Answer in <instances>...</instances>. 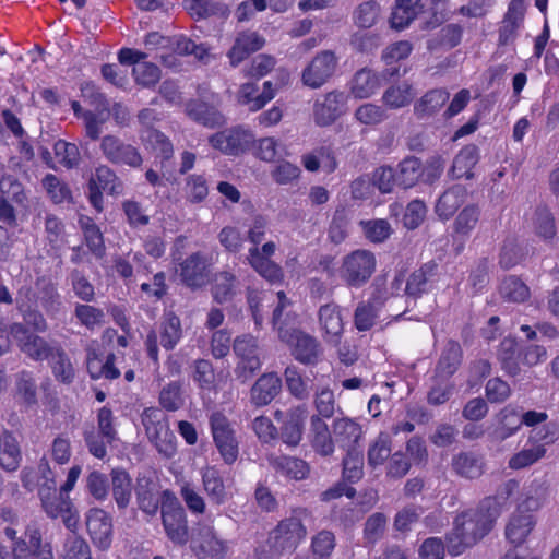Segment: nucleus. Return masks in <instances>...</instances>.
Listing matches in <instances>:
<instances>
[{
  "instance_id": "nucleus-64",
  "label": "nucleus",
  "mask_w": 559,
  "mask_h": 559,
  "mask_svg": "<svg viewBox=\"0 0 559 559\" xmlns=\"http://www.w3.org/2000/svg\"><path fill=\"white\" fill-rule=\"evenodd\" d=\"M14 559H55L50 543H45L41 549L31 550L25 539H19L13 547Z\"/></svg>"
},
{
  "instance_id": "nucleus-32",
  "label": "nucleus",
  "mask_w": 559,
  "mask_h": 559,
  "mask_svg": "<svg viewBox=\"0 0 559 559\" xmlns=\"http://www.w3.org/2000/svg\"><path fill=\"white\" fill-rule=\"evenodd\" d=\"M183 335L180 318L173 311L165 312L159 323V341L166 350L174 349Z\"/></svg>"
},
{
  "instance_id": "nucleus-33",
  "label": "nucleus",
  "mask_w": 559,
  "mask_h": 559,
  "mask_svg": "<svg viewBox=\"0 0 559 559\" xmlns=\"http://www.w3.org/2000/svg\"><path fill=\"white\" fill-rule=\"evenodd\" d=\"M466 190L460 185H455L445 190L436 203V214L443 221L449 219L463 204Z\"/></svg>"
},
{
  "instance_id": "nucleus-8",
  "label": "nucleus",
  "mask_w": 559,
  "mask_h": 559,
  "mask_svg": "<svg viewBox=\"0 0 559 559\" xmlns=\"http://www.w3.org/2000/svg\"><path fill=\"white\" fill-rule=\"evenodd\" d=\"M233 350L239 359L235 368V374L241 382H246L262 366L258 338L251 334L239 335L234 340Z\"/></svg>"
},
{
  "instance_id": "nucleus-62",
  "label": "nucleus",
  "mask_w": 559,
  "mask_h": 559,
  "mask_svg": "<svg viewBox=\"0 0 559 559\" xmlns=\"http://www.w3.org/2000/svg\"><path fill=\"white\" fill-rule=\"evenodd\" d=\"M71 286L74 295L84 302L93 301L95 289L93 284L86 278L82 271L74 269L70 275Z\"/></svg>"
},
{
  "instance_id": "nucleus-59",
  "label": "nucleus",
  "mask_w": 559,
  "mask_h": 559,
  "mask_svg": "<svg viewBox=\"0 0 559 559\" xmlns=\"http://www.w3.org/2000/svg\"><path fill=\"white\" fill-rule=\"evenodd\" d=\"M185 400L181 383L173 381L165 385L159 393V404L168 412H176L183 406Z\"/></svg>"
},
{
  "instance_id": "nucleus-47",
  "label": "nucleus",
  "mask_w": 559,
  "mask_h": 559,
  "mask_svg": "<svg viewBox=\"0 0 559 559\" xmlns=\"http://www.w3.org/2000/svg\"><path fill=\"white\" fill-rule=\"evenodd\" d=\"M50 367L57 380L71 383L74 378V368L64 349L59 345L49 357Z\"/></svg>"
},
{
  "instance_id": "nucleus-26",
  "label": "nucleus",
  "mask_w": 559,
  "mask_h": 559,
  "mask_svg": "<svg viewBox=\"0 0 559 559\" xmlns=\"http://www.w3.org/2000/svg\"><path fill=\"white\" fill-rule=\"evenodd\" d=\"M22 462V451L15 436L9 431H2L0 442V467L9 473L17 471Z\"/></svg>"
},
{
  "instance_id": "nucleus-45",
  "label": "nucleus",
  "mask_w": 559,
  "mask_h": 559,
  "mask_svg": "<svg viewBox=\"0 0 559 559\" xmlns=\"http://www.w3.org/2000/svg\"><path fill=\"white\" fill-rule=\"evenodd\" d=\"M501 297L511 302H523L530 297V288L518 276H506L499 286Z\"/></svg>"
},
{
  "instance_id": "nucleus-18",
  "label": "nucleus",
  "mask_w": 559,
  "mask_h": 559,
  "mask_svg": "<svg viewBox=\"0 0 559 559\" xmlns=\"http://www.w3.org/2000/svg\"><path fill=\"white\" fill-rule=\"evenodd\" d=\"M186 115L194 122L215 129L226 124L225 116L212 104L201 99H190L185 104Z\"/></svg>"
},
{
  "instance_id": "nucleus-63",
  "label": "nucleus",
  "mask_w": 559,
  "mask_h": 559,
  "mask_svg": "<svg viewBox=\"0 0 559 559\" xmlns=\"http://www.w3.org/2000/svg\"><path fill=\"white\" fill-rule=\"evenodd\" d=\"M64 559H92L87 543L75 534H69L63 544Z\"/></svg>"
},
{
  "instance_id": "nucleus-57",
  "label": "nucleus",
  "mask_w": 559,
  "mask_h": 559,
  "mask_svg": "<svg viewBox=\"0 0 559 559\" xmlns=\"http://www.w3.org/2000/svg\"><path fill=\"white\" fill-rule=\"evenodd\" d=\"M385 105L397 109L407 106L413 99L412 86L407 83L386 88L382 97Z\"/></svg>"
},
{
  "instance_id": "nucleus-19",
  "label": "nucleus",
  "mask_w": 559,
  "mask_h": 559,
  "mask_svg": "<svg viewBox=\"0 0 559 559\" xmlns=\"http://www.w3.org/2000/svg\"><path fill=\"white\" fill-rule=\"evenodd\" d=\"M437 275L438 264L435 261L423 264L408 276L404 288L405 294L413 299L420 298L432 288Z\"/></svg>"
},
{
  "instance_id": "nucleus-1",
  "label": "nucleus",
  "mask_w": 559,
  "mask_h": 559,
  "mask_svg": "<svg viewBox=\"0 0 559 559\" xmlns=\"http://www.w3.org/2000/svg\"><path fill=\"white\" fill-rule=\"evenodd\" d=\"M499 514L496 501L486 499L477 509L456 515L453 528L445 535L448 552L456 557L476 545L492 530Z\"/></svg>"
},
{
  "instance_id": "nucleus-38",
  "label": "nucleus",
  "mask_w": 559,
  "mask_h": 559,
  "mask_svg": "<svg viewBox=\"0 0 559 559\" xmlns=\"http://www.w3.org/2000/svg\"><path fill=\"white\" fill-rule=\"evenodd\" d=\"M41 186L53 204H72L74 202L69 185L53 174H47L41 180Z\"/></svg>"
},
{
  "instance_id": "nucleus-11",
  "label": "nucleus",
  "mask_w": 559,
  "mask_h": 559,
  "mask_svg": "<svg viewBox=\"0 0 559 559\" xmlns=\"http://www.w3.org/2000/svg\"><path fill=\"white\" fill-rule=\"evenodd\" d=\"M348 96L334 90L326 93L322 99L318 98L313 104V120L319 127L333 124L347 110Z\"/></svg>"
},
{
  "instance_id": "nucleus-50",
  "label": "nucleus",
  "mask_w": 559,
  "mask_h": 559,
  "mask_svg": "<svg viewBox=\"0 0 559 559\" xmlns=\"http://www.w3.org/2000/svg\"><path fill=\"white\" fill-rule=\"evenodd\" d=\"M516 414L509 407L503 408L499 413V425L490 432V439L495 442H501L514 435L521 427V423H516Z\"/></svg>"
},
{
  "instance_id": "nucleus-30",
  "label": "nucleus",
  "mask_w": 559,
  "mask_h": 559,
  "mask_svg": "<svg viewBox=\"0 0 559 559\" xmlns=\"http://www.w3.org/2000/svg\"><path fill=\"white\" fill-rule=\"evenodd\" d=\"M535 525L534 516L521 511L514 512L506 526V537L516 548L522 545Z\"/></svg>"
},
{
  "instance_id": "nucleus-60",
  "label": "nucleus",
  "mask_w": 559,
  "mask_h": 559,
  "mask_svg": "<svg viewBox=\"0 0 559 559\" xmlns=\"http://www.w3.org/2000/svg\"><path fill=\"white\" fill-rule=\"evenodd\" d=\"M535 231L544 240H550L556 235V224L551 212L546 206H538L534 218Z\"/></svg>"
},
{
  "instance_id": "nucleus-24",
  "label": "nucleus",
  "mask_w": 559,
  "mask_h": 559,
  "mask_svg": "<svg viewBox=\"0 0 559 559\" xmlns=\"http://www.w3.org/2000/svg\"><path fill=\"white\" fill-rule=\"evenodd\" d=\"M309 439L316 453L330 456L334 452V441L326 423L317 415L310 418Z\"/></svg>"
},
{
  "instance_id": "nucleus-35",
  "label": "nucleus",
  "mask_w": 559,
  "mask_h": 559,
  "mask_svg": "<svg viewBox=\"0 0 559 559\" xmlns=\"http://www.w3.org/2000/svg\"><path fill=\"white\" fill-rule=\"evenodd\" d=\"M397 186L403 189L413 188L418 183L424 174V165L416 156H407L402 159L395 169Z\"/></svg>"
},
{
  "instance_id": "nucleus-58",
  "label": "nucleus",
  "mask_w": 559,
  "mask_h": 559,
  "mask_svg": "<svg viewBox=\"0 0 559 559\" xmlns=\"http://www.w3.org/2000/svg\"><path fill=\"white\" fill-rule=\"evenodd\" d=\"M93 179L102 190L110 194H120L123 190L121 180L117 177L116 173L106 165L96 168L95 178Z\"/></svg>"
},
{
  "instance_id": "nucleus-36",
  "label": "nucleus",
  "mask_w": 559,
  "mask_h": 559,
  "mask_svg": "<svg viewBox=\"0 0 559 559\" xmlns=\"http://www.w3.org/2000/svg\"><path fill=\"white\" fill-rule=\"evenodd\" d=\"M421 0H397L391 14V26L404 29L423 11Z\"/></svg>"
},
{
  "instance_id": "nucleus-43",
  "label": "nucleus",
  "mask_w": 559,
  "mask_h": 559,
  "mask_svg": "<svg viewBox=\"0 0 559 559\" xmlns=\"http://www.w3.org/2000/svg\"><path fill=\"white\" fill-rule=\"evenodd\" d=\"M462 362V348L455 341H449L437 364V372L444 377L455 373Z\"/></svg>"
},
{
  "instance_id": "nucleus-22",
  "label": "nucleus",
  "mask_w": 559,
  "mask_h": 559,
  "mask_svg": "<svg viewBox=\"0 0 559 559\" xmlns=\"http://www.w3.org/2000/svg\"><path fill=\"white\" fill-rule=\"evenodd\" d=\"M332 430L335 442L346 451L357 450L362 437L361 426L348 417L337 418L333 421Z\"/></svg>"
},
{
  "instance_id": "nucleus-20",
  "label": "nucleus",
  "mask_w": 559,
  "mask_h": 559,
  "mask_svg": "<svg viewBox=\"0 0 559 559\" xmlns=\"http://www.w3.org/2000/svg\"><path fill=\"white\" fill-rule=\"evenodd\" d=\"M134 492L139 509L147 515H156L159 509V497L155 480L146 474H139Z\"/></svg>"
},
{
  "instance_id": "nucleus-2",
  "label": "nucleus",
  "mask_w": 559,
  "mask_h": 559,
  "mask_svg": "<svg viewBox=\"0 0 559 559\" xmlns=\"http://www.w3.org/2000/svg\"><path fill=\"white\" fill-rule=\"evenodd\" d=\"M306 535L307 528L299 518H286L270 532L265 545L257 549L258 559H278L292 554Z\"/></svg>"
},
{
  "instance_id": "nucleus-21",
  "label": "nucleus",
  "mask_w": 559,
  "mask_h": 559,
  "mask_svg": "<svg viewBox=\"0 0 559 559\" xmlns=\"http://www.w3.org/2000/svg\"><path fill=\"white\" fill-rule=\"evenodd\" d=\"M282 380L276 373L262 374L250 390L251 403L255 406L270 404L281 392Z\"/></svg>"
},
{
  "instance_id": "nucleus-61",
  "label": "nucleus",
  "mask_w": 559,
  "mask_h": 559,
  "mask_svg": "<svg viewBox=\"0 0 559 559\" xmlns=\"http://www.w3.org/2000/svg\"><path fill=\"white\" fill-rule=\"evenodd\" d=\"M362 466L361 451L358 449L346 451V456L343 459V477L349 483L358 481L364 474Z\"/></svg>"
},
{
  "instance_id": "nucleus-44",
  "label": "nucleus",
  "mask_w": 559,
  "mask_h": 559,
  "mask_svg": "<svg viewBox=\"0 0 559 559\" xmlns=\"http://www.w3.org/2000/svg\"><path fill=\"white\" fill-rule=\"evenodd\" d=\"M519 358L521 355L515 340L504 338L499 346L498 359L507 374L515 377L520 373Z\"/></svg>"
},
{
  "instance_id": "nucleus-4",
  "label": "nucleus",
  "mask_w": 559,
  "mask_h": 559,
  "mask_svg": "<svg viewBox=\"0 0 559 559\" xmlns=\"http://www.w3.org/2000/svg\"><path fill=\"white\" fill-rule=\"evenodd\" d=\"M163 495L167 498L160 507L165 533L173 544L183 546L189 540L186 511L169 490H165Z\"/></svg>"
},
{
  "instance_id": "nucleus-41",
  "label": "nucleus",
  "mask_w": 559,
  "mask_h": 559,
  "mask_svg": "<svg viewBox=\"0 0 559 559\" xmlns=\"http://www.w3.org/2000/svg\"><path fill=\"white\" fill-rule=\"evenodd\" d=\"M379 87V79L370 69L358 70L350 81V92L356 98H368Z\"/></svg>"
},
{
  "instance_id": "nucleus-34",
  "label": "nucleus",
  "mask_w": 559,
  "mask_h": 559,
  "mask_svg": "<svg viewBox=\"0 0 559 559\" xmlns=\"http://www.w3.org/2000/svg\"><path fill=\"white\" fill-rule=\"evenodd\" d=\"M38 298L41 307L50 317L57 316L62 308L61 296L51 280L41 276L36 281Z\"/></svg>"
},
{
  "instance_id": "nucleus-56",
  "label": "nucleus",
  "mask_w": 559,
  "mask_h": 559,
  "mask_svg": "<svg viewBox=\"0 0 559 559\" xmlns=\"http://www.w3.org/2000/svg\"><path fill=\"white\" fill-rule=\"evenodd\" d=\"M1 197L10 199L14 203L22 205L27 200L22 182L11 174H4L0 177Z\"/></svg>"
},
{
  "instance_id": "nucleus-7",
  "label": "nucleus",
  "mask_w": 559,
  "mask_h": 559,
  "mask_svg": "<svg viewBox=\"0 0 559 559\" xmlns=\"http://www.w3.org/2000/svg\"><path fill=\"white\" fill-rule=\"evenodd\" d=\"M209 423L216 449L223 461L231 465L239 454V442L233 424L222 412L212 413Z\"/></svg>"
},
{
  "instance_id": "nucleus-48",
  "label": "nucleus",
  "mask_w": 559,
  "mask_h": 559,
  "mask_svg": "<svg viewBox=\"0 0 559 559\" xmlns=\"http://www.w3.org/2000/svg\"><path fill=\"white\" fill-rule=\"evenodd\" d=\"M41 507L46 514L51 519H57L63 513H70L72 502L69 496L61 493V491L50 492L49 495L38 496Z\"/></svg>"
},
{
  "instance_id": "nucleus-15",
  "label": "nucleus",
  "mask_w": 559,
  "mask_h": 559,
  "mask_svg": "<svg viewBox=\"0 0 559 559\" xmlns=\"http://www.w3.org/2000/svg\"><path fill=\"white\" fill-rule=\"evenodd\" d=\"M192 549L200 559H223L227 545L217 537L212 526L200 525L192 539Z\"/></svg>"
},
{
  "instance_id": "nucleus-6",
  "label": "nucleus",
  "mask_w": 559,
  "mask_h": 559,
  "mask_svg": "<svg viewBox=\"0 0 559 559\" xmlns=\"http://www.w3.org/2000/svg\"><path fill=\"white\" fill-rule=\"evenodd\" d=\"M10 334L16 342L19 349L33 361L49 359L59 346L58 343L48 342L45 337L34 333L20 322H14L10 325Z\"/></svg>"
},
{
  "instance_id": "nucleus-51",
  "label": "nucleus",
  "mask_w": 559,
  "mask_h": 559,
  "mask_svg": "<svg viewBox=\"0 0 559 559\" xmlns=\"http://www.w3.org/2000/svg\"><path fill=\"white\" fill-rule=\"evenodd\" d=\"M480 218V209L478 205L471 204L465 206L456 216L453 229L455 234L462 237H468L475 229Z\"/></svg>"
},
{
  "instance_id": "nucleus-16",
  "label": "nucleus",
  "mask_w": 559,
  "mask_h": 559,
  "mask_svg": "<svg viewBox=\"0 0 559 559\" xmlns=\"http://www.w3.org/2000/svg\"><path fill=\"white\" fill-rule=\"evenodd\" d=\"M86 528L93 543L100 549H107L111 543L112 524L109 514L98 508L86 514Z\"/></svg>"
},
{
  "instance_id": "nucleus-23",
  "label": "nucleus",
  "mask_w": 559,
  "mask_h": 559,
  "mask_svg": "<svg viewBox=\"0 0 559 559\" xmlns=\"http://www.w3.org/2000/svg\"><path fill=\"white\" fill-rule=\"evenodd\" d=\"M479 148L475 144L465 145L453 159L449 175L453 179L474 178L473 168L479 162Z\"/></svg>"
},
{
  "instance_id": "nucleus-13",
  "label": "nucleus",
  "mask_w": 559,
  "mask_h": 559,
  "mask_svg": "<svg viewBox=\"0 0 559 559\" xmlns=\"http://www.w3.org/2000/svg\"><path fill=\"white\" fill-rule=\"evenodd\" d=\"M210 262L207 257L198 251L188 255L179 263V276L181 282L191 289H199L210 281Z\"/></svg>"
},
{
  "instance_id": "nucleus-37",
  "label": "nucleus",
  "mask_w": 559,
  "mask_h": 559,
  "mask_svg": "<svg viewBox=\"0 0 559 559\" xmlns=\"http://www.w3.org/2000/svg\"><path fill=\"white\" fill-rule=\"evenodd\" d=\"M287 391L298 401H306L311 395L310 379L305 377L297 366H287L284 370Z\"/></svg>"
},
{
  "instance_id": "nucleus-31",
  "label": "nucleus",
  "mask_w": 559,
  "mask_h": 559,
  "mask_svg": "<svg viewBox=\"0 0 559 559\" xmlns=\"http://www.w3.org/2000/svg\"><path fill=\"white\" fill-rule=\"evenodd\" d=\"M239 281L235 274L228 271H222L215 274L211 294L219 305L231 301L238 293Z\"/></svg>"
},
{
  "instance_id": "nucleus-46",
  "label": "nucleus",
  "mask_w": 559,
  "mask_h": 559,
  "mask_svg": "<svg viewBox=\"0 0 559 559\" xmlns=\"http://www.w3.org/2000/svg\"><path fill=\"white\" fill-rule=\"evenodd\" d=\"M160 417V411L154 407L145 408L142 414V424L152 442L156 439H162L163 435H170L168 425Z\"/></svg>"
},
{
  "instance_id": "nucleus-3",
  "label": "nucleus",
  "mask_w": 559,
  "mask_h": 559,
  "mask_svg": "<svg viewBox=\"0 0 559 559\" xmlns=\"http://www.w3.org/2000/svg\"><path fill=\"white\" fill-rule=\"evenodd\" d=\"M280 340L285 343L295 360L305 366H316L323 355L320 342L299 329H280Z\"/></svg>"
},
{
  "instance_id": "nucleus-10",
  "label": "nucleus",
  "mask_w": 559,
  "mask_h": 559,
  "mask_svg": "<svg viewBox=\"0 0 559 559\" xmlns=\"http://www.w3.org/2000/svg\"><path fill=\"white\" fill-rule=\"evenodd\" d=\"M100 151L105 158L114 165L138 168L143 162L135 146L123 142L116 135H105L100 141Z\"/></svg>"
},
{
  "instance_id": "nucleus-5",
  "label": "nucleus",
  "mask_w": 559,
  "mask_h": 559,
  "mask_svg": "<svg viewBox=\"0 0 559 559\" xmlns=\"http://www.w3.org/2000/svg\"><path fill=\"white\" fill-rule=\"evenodd\" d=\"M376 257L368 250H356L343 259L340 276L348 287L364 286L376 271Z\"/></svg>"
},
{
  "instance_id": "nucleus-27",
  "label": "nucleus",
  "mask_w": 559,
  "mask_h": 559,
  "mask_svg": "<svg viewBox=\"0 0 559 559\" xmlns=\"http://www.w3.org/2000/svg\"><path fill=\"white\" fill-rule=\"evenodd\" d=\"M109 486L118 509L126 510L130 504L133 489L130 474L123 468H112Z\"/></svg>"
},
{
  "instance_id": "nucleus-17",
  "label": "nucleus",
  "mask_w": 559,
  "mask_h": 559,
  "mask_svg": "<svg viewBox=\"0 0 559 559\" xmlns=\"http://www.w3.org/2000/svg\"><path fill=\"white\" fill-rule=\"evenodd\" d=\"M318 319L324 340L337 345L344 332L341 307L333 301L322 305L318 310Z\"/></svg>"
},
{
  "instance_id": "nucleus-12",
  "label": "nucleus",
  "mask_w": 559,
  "mask_h": 559,
  "mask_svg": "<svg viewBox=\"0 0 559 559\" xmlns=\"http://www.w3.org/2000/svg\"><path fill=\"white\" fill-rule=\"evenodd\" d=\"M253 142L251 131L242 127L217 132L209 138L212 147L227 155H239L249 150Z\"/></svg>"
},
{
  "instance_id": "nucleus-39",
  "label": "nucleus",
  "mask_w": 559,
  "mask_h": 559,
  "mask_svg": "<svg viewBox=\"0 0 559 559\" xmlns=\"http://www.w3.org/2000/svg\"><path fill=\"white\" fill-rule=\"evenodd\" d=\"M248 261L250 265L265 280L270 282H278L283 277L281 266L264 257L258 247L249 249Z\"/></svg>"
},
{
  "instance_id": "nucleus-42",
  "label": "nucleus",
  "mask_w": 559,
  "mask_h": 559,
  "mask_svg": "<svg viewBox=\"0 0 559 559\" xmlns=\"http://www.w3.org/2000/svg\"><path fill=\"white\" fill-rule=\"evenodd\" d=\"M258 91L254 83L242 84L237 93L238 103L248 106L250 111H258L274 98L271 92L258 93Z\"/></svg>"
},
{
  "instance_id": "nucleus-28",
  "label": "nucleus",
  "mask_w": 559,
  "mask_h": 559,
  "mask_svg": "<svg viewBox=\"0 0 559 559\" xmlns=\"http://www.w3.org/2000/svg\"><path fill=\"white\" fill-rule=\"evenodd\" d=\"M202 485L210 501L221 506L228 500V492L221 472L214 466H206L201 472Z\"/></svg>"
},
{
  "instance_id": "nucleus-49",
  "label": "nucleus",
  "mask_w": 559,
  "mask_h": 559,
  "mask_svg": "<svg viewBox=\"0 0 559 559\" xmlns=\"http://www.w3.org/2000/svg\"><path fill=\"white\" fill-rule=\"evenodd\" d=\"M15 391L25 405L33 406L37 404V386L31 371L22 370L16 373Z\"/></svg>"
},
{
  "instance_id": "nucleus-54",
  "label": "nucleus",
  "mask_w": 559,
  "mask_h": 559,
  "mask_svg": "<svg viewBox=\"0 0 559 559\" xmlns=\"http://www.w3.org/2000/svg\"><path fill=\"white\" fill-rule=\"evenodd\" d=\"M380 16V5L374 0L360 3L353 13L355 25L361 28L372 27Z\"/></svg>"
},
{
  "instance_id": "nucleus-25",
  "label": "nucleus",
  "mask_w": 559,
  "mask_h": 559,
  "mask_svg": "<svg viewBox=\"0 0 559 559\" xmlns=\"http://www.w3.org/2000/svg\"><path fill=\"white\" fill-rule=\"evenodd\" d=\"M453 472L466 479L479 478L484 473V461L480 455L472 451H462L451 460Z\"/></svg>"
},
{
  "instance_id": "nucleus-14",
  "label": "nucleus",
  "mask_w": 559,
  "mask_h": 559,
  "mask_svg": "<svg viewBox=\"0 0 559 559\" xmlns=\"http://www.w3.org/2000/svg\"><path fill=\"white\" fill-rule=\"evenodd\" d=\"M274 416L277 420L283 417V423L280 428L281 440L289 447L298 445L304 435V424L307 417V408L299 405L292 407L285 414L281 411H276Z\"/></svg>"
},
{
  "instance_id": "nucleus-53",
  "label": "nucleus",
  "mask_w": 559,
  "mask_h": 559,
  "mask_svg": "<svg viewBox=\"0 0 559 559\" xmlns=\"http://www.w3.org/2000/svg\"><path fill=\"white\" fill-rule=\"evenodd\" d=\"M391 444L392 440L388 433H379L368 449V464L373 468L382 465L392 455Z\"/></svg>"
},
{
  "instance_id": "nucleus-52",
  "label": "nucleus",
  "mask_w": 559,
  "mask_h": 559,
  "mask_svg": "<svg viewBox=\"0 0 559 559\" xmlns=\"http://www.w3.org/2000/svg\"><path fill=\"white\" fill-rule=\"evenodd\" d=\"M74 317L81 325L93 331L105 324L106 314L100 308L87 304H76L74 307Z\"/></svg>"
},
{
  "instance_id": "nucleus-40",
  "label": "nucleus",
  "mask_w": 559,
  "mask_h": 559,
  "mask_svg": "<svg viewBox=\"0 0 559 559\" xmlns=\"http://www.w3.org/2000/svg\"><path fill=\"white\" fill-rule=\"evenodd\" d=\"M271 466L276 471L294 479H304L309 474L308 464L298 457L280 455L270 459Z\"/></svg>"
},
{
  "instance_id": "nucleus-29",
  "label": "nucleus",
  "mask_w": 559,
  "mask_h": 559,
  "mask_svg": "<svg viewBox=\"0 0 559 559\" xmlns=\"http://www.w3.org/2000/svg\"><path fill=\"white\" fill-rule=\"evenodd\" d=\"M450 94L445 88H433L426 92L414 105V112L418 119L435 116L449 100Z\"/></svg>"
},
{
  "instance_id": "nucleus-9",
  "label": "nucleus",
  "mask_w": 559,
  "mask_h": 559,
  "mask_svg": "<svg viewBox=\"0 0 559 559\" xmlns=\"http://www.w3.org/2000/svg\"><path fill=\"white\" fill-rule=\"evenodd\" d=\"M338 60L332 50L316 55L301 72V82L312 90L323 86L335 73Z\"/></svg>"
},
{
  "instance_id": "nucleus-55",
  "label": "nucleus",
  "mask_w": 559,
  "mask_h": 559,
  "mask_svg": "<svg viewBox=\"0 0 559 559\" xmlns=\"http://www.w3.org/2000/svg\"><path fill=\"white\" fill-rule=\"evenodd\" d=\"M378 318V308L372 301H361L354 311V325L360 331H369Z\"/></svg>"
}]
</instances>
